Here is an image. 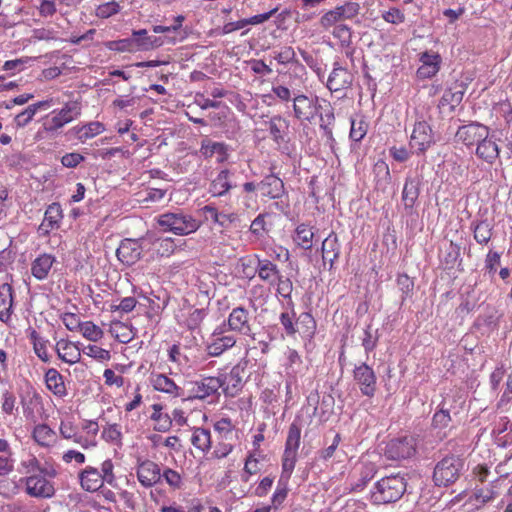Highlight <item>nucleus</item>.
I'll use <instances>...</instances> for the list:
<instances>
[{
	"mask_svg": "<svg viewBox=\"0 0 512 512\" xmlns=\"http://www.w3.org/2000/svg\"><path fill=\"white\" fill-rule=\"evenodd\" d=\"M156 222L164 232H170L177 236L192 234L201 226L199 220L180 209L158 215Z\"/></svg>",
	"mask_w": 512,
	"mask_h": 512,
	"instance_id": "nucleus-1",
	"label": "nucleus"
},
{
	"mask_svg": "<svg viewBox=\"0 0 512 512\" xmlns=\"http://www.w3.org/2000/svg\"><path fill=\"white\" fill-rule=\"evenodd\" d=\"M406 487V480L400 474L383 477L375 483L371 499L375 504L396 502L404 495Z\"/></svg>",
	"mask_w": 512,
	"mask_h": 512,
	"instance_id": "nucleus-2",
	"label": "nucleus"
},
{
	"mask_svg": "<svg viewBox=\"0 0 512 512\" xmlns=\"http://www.w3.org/2000/svg\"><path fill=\"white\" fill-rule=\"evenodd\" d=\"M300 439L301 427L296 421H293L289 426L285 442V449L281 461L282 471L280 479L290 480L298 459Z\"/></svg>",
	"mask_w": 512,
	"mask_h": 512,
	"instance_id": "nucleus-3",
	"label": "nucleus"
},
{
	"mask_svg": "<svg viewBox=\"0 0 512 512\" xmlns=\"http://www.w3.org/2000/svg\"><path fill=\"white\" fill-rule=\"evenodd\" d=\"M464 466V460L459 456L450 455L444 457L434 467V484L439 487H447L455 483L464 471Z\"/></svg>",
	"mask_w": 512,
	"mask_h": 512,
	"instance_id": "nucleus-4",
	"label": "nucleus"
},
{
	"mask_svg": "<svg viewBox=\"0 0 512 512\" xmlns=\"http://www.w3.org/2000/svg\"><path fill=\"white\" fill-rule=\"evenodd\" d=\"M80 115L81 104L77 101L67 102L61 109H55L44 117L43 129L51 134L57 133Z\"/></svg>",
	"mask_w": 512,
	"mask_h": 512,
	"instance_id": "nucleus-5",
	"label": "nucleus"
},
{
	"mask_svg": "<svg viewBox=\"0 0 512 512\" xmlns=\"http://www.w3.org/2000/svg\"><path fill=\"white\" fill-rule=\"evenodd\" d=\"M223 383L219 377L205 376L200 377L195 381H190L186 384V398L187 400H205L209 397H218L219 390Z\"/></svg>",
	"mask_w": 512,
	"mask_h": 512,
	"instance_id": "nucleus-6",
	"label": "nucleus"
},
{
	"mask_svg": "<svg viewBox=\"0 0 512 512\" xmlns=\"http://www.w3.org/2000/svg\"><path fill=\"white\" fill-rule=\"evenodd\" d=\"M436 143L435 134L428 122L417 119L409 138V147L417 155H423Z\"/></svg>",
	"mask_w": 512,
	"mask_h": 512,
	"instance_id": "nucleus-7",
	"label": "nucleus"
},
{
	"mask_svg": "<svg viewBox=\"0 0 512 512\" xmlns=\"http://www.w3.org/2000/svg\"><path fill=\"white\" fill-rule=\"evenodd\" d=\"M416 454V440L405 436L390 440L385 448V456L394 461L410 459Z\"/></svg>",
	"mask_w": 512,
	"mask_h": 512,
	"instance_id": "nucleus-8",
	"label": "nucleus"
},
{
	"mask_svg": "<svg viewBox=\"0 0 512 512\" xmlns=\"http://www.w3.org/2000/svg\"><path fill=\"white\" fill-rule=\"evenodd\" d=\"M320 103L317 96L297 94L293 97V115L300 121L311 122L318 114Z\"/></svg>",
	"mask_w": 512,
	"mask_h": 512,
	"instance_id": "nucleus-9",
	"label": "nucleus"
},
{
	"mask_svg": "<svg viewBox=\"0 0 512 512\" xmlns=\"http://www.w3.org/2000/svg\"><path fill=\"white\" fill-rule=\"evenodd\" d=\"M360 11V5L357 2H346L342 6L326 12L320 19L322 27L328 28L336 25L343 20H351L355 18Z\"/></svg>",
	"mask_w": 512,
	"mask_h": 512,
	"instance_id": "nucleus-10",
	"label": "nucleus"
},
{
	"mask_svg": "<svg viewBox=\"0 0 512 512\" xmlns=\"http://www.w3.org/2000/svg\"><path fill=\"white\" fill-rule=\"evenodd\" d=\"M236 344L233 334H226L224 326L217 327L211 334L210 341L206 346L207 354L211 357H218Z\"/></svg>",
	"mask_w": 512,
	"mask_h": 512,
	"instance_id": "nucleus-11",
	"label": "nucleus"
},
{
	"mask_svg": "<svg viewBox=\"0 0 512 512\" xmlns=\"http://www.w3.org/2000/svg\"><path fill=\"white\" fill-rule=\"evenodd\" d=\"M247 364L248 360H241L228 374L219 376V380L223 383L221 389L226 396L234 397L242 389L243 373Z\"/></svg>",
	"mask_w": 512,
	"mask_h": 512,
	"instance_id": "nucleus-12",
	"label": "nucleus"
},
{
	"mask_svg": "<svg viewBox=\"0 0 512 512\" xmlns=\"http://www.w3.org/2000/svg\"><path fill=\"white\" fill-rule=\"evenodd\" d=\"M353 379L358 384L360 391L367 397H373L376 392V375L374 370L366 363L355 366Z\"/></svg>",
	"mask_w": 512,
	"mask_h": 512,
	"instance_id": "nucleus-13",
	"label": "nucleus"
},
{
	"mask_svg": "<svg viewBox=\"0 0 512 512\" xmlns=\"http://www.w3.org/2000/svg\"><path fill=\"white\" fill-rule=\"evenodd\" d=\"M227 325L230 331L239 333L244 336H252L251 316L243 306L232 309L228 318Z\"/></svg>",
	"mask_w": 512,
	"mask_h": 512,
	"instance_id": "nucleus-14",
	"label": "nucleus"
},
{
	"mask_svg": "<svg viewBox=\"0 0 512 512\" xmlns=\"http://www.w3.org/2000/svg\"><path fill=\"white\" fill-rule=\"evenodd\" d=\"M231 148L224 142H216L208 137H205L200 142L199 154L204 159H211L216 157L217 163H224L230 156Z\"/></svg>",
	"mask_w": 512,
	"mask_h": 512,
	"instance_id": "nucleus-15",
	"label": "nucleus"
},
{
	"mask_svg": "<svg viewBox=\"0 0 512 512\" xmlns=\"http://www.w3.org/2000/svg\"><path fill=\"white\" fill-rule=\"evenodd\" d=\"M161 468L151 460H143L136 468L137 479L145 488H151L161 481Z\"/></svg>",
	"mask_w": 512,
	"mask_h": 512,
	"instance_id": "nucleus-16",
	"label": "nucleus"
},
{
	"mask_svg": "<svg viewBox=\"0 0 512 512\" xmlns=\"http://www.w3.org/2000/svg\"><path fill=\"white\" fill-rule=\"evenodd\" d=\"M489 128L478 122H471L467 125L460 126L456 132L457 141L463 143L467 147L477 145L482 137L486 136Z\"/></svg>",
	"mask_w": 512,
	"mask_h": 512,
	"instance_id": "nucleus-17",
	"label": "nucleus"
},
{
	"mask_svg": "<svg viewBox=\"0 0 512 512\" xmlns=\"http://www.w3.org/2000/svg\"><path fill=\"white\" fill-rule=\"evenodd\" d=\"M249 264L255 265V272L262 281L269 286H275L281 275L275 263L268 259H262L259 255H254V258L249 260Z\"/></svg>",
	"mask_w": 512,
	"mask_h": 512,
	"instance_id": "nucleus-18",
	"label": "nucleus"
},
{
	"mask_svg": "<svg viewBox=\"0 0 512 512\" xmlns=\"http://www.w3.org/2000/svg\"><path fill=\"white\" fill-rule=\"evenodd\" d=\"M142 245L157 257H169L176 249V244L173 238H161L155 237L154 235H147L143 238Z\"/></svg>",
	"mask_w": 512,
	"mask_h": 512,
	"instance_id": "nucleus-19",
	"label": "nucleus"
},
{
	"mask_svg": "<svg viewBox=\"0 0 512 512\" xmlns=\"http://www.w3.org/2000/svg\"><path fill=\"white\" fill-rule=\"evenodd\" d=\"M476 156L488 164H493L499 157L500 148L496 142L494 134L490 130L486 132V136L482 137L476 145Z\"/></svg>",
	"mask_w": 512,
	"mask_h": 512,
	"instance_id": "nucleus-20",
	"label": "nucleus"
},
{
	"mask_svg": "<svg viewBox=\"0 0 512 512\" xmlns=\"http://www.w3.org/2000/svg\"><path fill=\"white\" fill-rule=\"evenodd\" d=\"M26 492L37 498H50L54 495L53 484L41 475H30L25 480Z\"/></svg>",
	"mask_w": 512,
	"mask_h": 512,
	"instance_id": "nucleus-21",
	"label": "nucleus"
},
{
	"mask_svg": "<svg viewBox=\"0 0 512 512\" xmlns=\"http://www.w3.org/2000/svg\"><path fill=\"white\" fill-rule=\"evenodd\" d=\"M316 116H319V127L323 132V136L326 138L327 142L332 145L335 142L333 137L335 115L334 108L331 106L330 102L322 100Z\"/></svg>",
	"mask_w": 512,
	"mask_h": 512,
	"instance_id": "nucleus-22",
	"label": "nucleus"
},
{
	"mask_svg": "<svg viewBox=\"0 0 512 512\" xmlns=\"http://www.w3.org/2000/svg\"><path fill=\"white\" fill-rule=\"evenodd\" d=\"M63 218L62 209L59 203L50 204L44 214V219L38 227V234L46 237L51 231L58 229Z\"/></svg>",
	"mask_w": 512,
	"mask_h": 512,
	"instance_id": "nucleus-23",
	"label": "nucleus"
},
{
	"mask_svg": "<svg viewBox=\"0 0 512 512\" xmlns=\"http://www.w3.org/2000/svg\"><path fill=\"white\" fill-rule=\"evenodd\" d=\"M265 125L269 131L271 139L277 144L281 145L287 143L289 132V121L281 115H274Z\"/></svg>",
	"mask_w": 512,
	"mask_h": 512,
	"instance_id": "nucleus-24",
	"label": "nucleus"
},
{
	"mask_svg": "<svg viewBox=\"0 0 512 512\" xmlns=\"http://www.w3.org/2000/svg\"><path fill=\"white\" fill-rule=\"evenodd\" d=\"M352 83V76L349 71L335 62L330 73L326 86L331 92H337L348 88Z\"/></svg>",
	"mask_w": 512,
	"mask_h": 512,
	"instance_id": "nucleus-25",
	"label": "nucleus"
},
{
	"mask_svg": "<svg viewBox=\"0 0 512 512\" xmlns=\"http://www.w3.org/2000/svg\"><path fill=\"white\" fill-rule=\"evenodd\" d=\"M142 249H145L142 244L139 245L136 241L126 239L121 242L116 250V255L123 264L131 266L140 259Z\"/></svg>",
	"mask_w": 512,
	"mask_h": 512,
	"instance_id": "nucleus-26",
	"label": "nucleus"
},
{
	"mask_svg": "<svg viewBox=\"0 0 512 512\" xmlns=\"http://www.w3.org/2000/svg\"><path fill=\"white\" fill-rule=\"evenodd\" d=\"M421 66L417 70V75L421 79L431 78L437 74L440 69L441 57L438 53L424 52L420 55Z\"/></svg>",
	"mask_w": 512,
	"mask_h": 512,
	"instance_id": "nucleus-27",
	"label": "nucleus"
},
{
	"mask_svg": "<svg viewBox=\"0 0 512 512\" xmlns=\"http://www.w3.org/2000/svg\"><path fill=\"white\" fill-rule=\"evenodd\" d=\"M420 194V180L415 177L405 179L401 200L406 211L411 212Z\"/></svg>",
	"mask_w": 512,
	"mask_h": 512,
	"instance_id": "nucleus-28",
	"label": "nucleus"
},
{
	"mask_svg": "<svg viewBox=\"0 0 512 512\" xmlns=\"http://www.w3.org/2000/svg\"><path fill=\"white\" fill-rule=\"evenodd\" d=\"M131 40L134 52L148 51L163 44L161 38L149 36L145 29L133 31Z\"/></svg>",
	"mask_w": 512,
	"mask_h": 512,
	"instance_id": "nucleus-29",
	"label": "nucleus"
},
{
	"mask_svg": "<svg viewBox=\"0 0 512 512\" xmlns=\"http://www.w3.org/2000/svg\"><path fill=\"white\" fill-rule=\"evenodd\" d=\"M58 357L70 365L78 363L81 359V350L78 344L61 339L56 343Z\"/></svg>",
	"mask_w": 512,
	"mask_h": 512,
	"instance_id": "nucleus-30",
	"label": "nucleus"
},
{
	"mask_svg": "<svg viewBox=\"0 0 512 512\" xmlns=\"http://www.w3.org/2000/svg\"><path fill=\"white\" fill-rule=\"evenodd\" d=\"M232 175L233 172L229 169L220 170L210 183L209 193L214 197H220L227 194L233 188V184L231 182Z\"/></svg>",
	"mask_w": 512,
	"mask_h": 512,
	"instance_id": "nucleus-31",
	"label": "nucleus"
},
{
	"mask_svg": "<svg viewBox=\"0 0 512 512\" xmlns=\"http://www.w3.org/2000/svg\"><path fill=\"white\" fill-rule=\"evenodd\" d=\"M340 248L341 245L338 236L334 232H331L322 242V258L324 262H329L330 270L333 268L335 261L339 258Z\"/></svg>",
	"mask_w": 512,
	"mask_h": 512,
	"instance_id": "nucleus-32",
	"label": "nucleus"
},
{
	"mask_svg": "<svg viewBox=\"0 0 512 512\" xmlns=\"http://www.w3.org/2000/svg\"><path fill=\"white\" fill-rule=\"evenodd\" d=\"M152 386L155 390L167 393L173 397H183L185 393L182 388L164 374H156L151 378Z\"/></svg>",
	"mask_w": 512,
	"mask_h": 512,
	"instance_id": "nucleus-33",
	"label": "nucleus"
},
{
	"mask_svg": "<svg viewBox=\"0 0 512 512\" xmlns=\"http://www.w3.org/2000/svg\"><path fill=\"white\" fill-rule=\"evenodd\" d=\"M258 189L261 191L263 196H267L271 199H278L284 193L283 181L275 176H266L259 184Z\"/></svg>",
	"mask_w": 512,
	"mask_h": 512,
	"instance_id": "nucleus-34",
	"label": "nucleus"
},
{
	"mask_svg": "<svg viewBox=\"0 0 512 512\" xmlns=\"http://www.w3.org/2000/svg\"><path fill=\"white\" fill-rule=\"evenodd\" d=\"M45 384L47 389L56 397L64 398L67 395V388L64 377L55 368H49L45 373Z\"/></svg>",
	"mask_w": 512,
	"mask_h": 512,
	"instance_id": "nucleus-35",
	"label": "nucleus"
},
{
	"mask_svg": "<svg viewBox=\"0 0 512 512\" xmlns=\"http://www.w3.org/2000/svg\"><path fill=\"white\" fill-rule=\"evenodd\" d=\"M13 308V289L8 283H3L0 286V321L8 324Z\"/></svg>",
	"mask_w": 512,
	"mask_h": 512,
	"instance_id": "nucleus-36",
	"label": "nucleus"
},
{
	"mask_svg": "<svg viewBox=\"0 0 512 512\" xmlns=\"http://www.w3.org/2000/svg\"><path fill=\"white\" fill-rule=\"evenodd\" d=\"M55 261V257L51 254L39 255L31 264L32 275L38 280L46 279Z\"/></svg>",
	"mask_w": 512,
	"mask_h": 512,
	"instance_id": "nucleus-37",
	"label": "nucleus"
},
{
	"mask_svg": "<svg viewBox=\"0 0 512 512\" xmlns=\"http://www.w3.org/2000/svg\"><path fill=\"white\" fill-rule=\"evenodd\" d=\"M80 483L84 490L95 492L103 486L104 481L100 471L93 467H87L80 474Z\"/></svg>",
	"mask_w": 512,
	"mask_h": 512,
	"instance_id": "nucleus-38",
	"label": "nucleus"
},
{
	"mask_svg": "<svg viewBox=\"0 0 512 512\" xmlns=\"http://www.w3.org/2000/svg\"><path fill=\"white\" fill-rule=\"evenodd\" d=\"M104 130V125L101 122L95 121L82 126H75L69 130V133L74 134L80 142L84 143L86 140L101 134Z\"/></svg>",
	"mask_w": 512,
	"mask_h": 512,
	"instance_id": "nucleus-39",
	"label": "nucleus"
},
{
	"mask_svg": "<svg viewBox=\"0 0 512 512\" xmlns=\"http://www.w3.org/2000/svg\"><path fill=\"white\" fill-rule=\"evenodd\" d=\"M285 371L290 380H296L298 375L304 371L303 361L299 353L294 349H288L286 353Z\"/></svg>",
	"mask_w": 512,
	"mask_h": 512,
	"instance_id": "nucleus-40",
	"label": "nucleus"
},
{
	"mask_svg": "<svg viewBox=\"0 0 512 512\" xmlns=\"http://www.w3.org/2000/svg\"><path fill=\"white\" fill-rule=\"evenodd\" d=\"M452 423L451 409L448 399H444L440 404V409L435 412L432 418V427L439 432L450 426Z\"/></svg>",
	"mask_w": 512,
	"mask_h": 512,
	"instance_id": "nucleus-41",
	"label": "nucleus"
},
{
	"mask_svg": "<svg viewBox=\"0 0 512 512\" xmlns=\"http://www.w3.org/2000/svg\"><path fill=\"white\" fill-rule=\"evenodd\" d=\"M314 235V227L302 223L299 224L295 230L294 240L300 247L308 250L313 246Z\"/></svg>",
	"mask_w": 512,
	"mask_h": 512,
	"instance_id": "nucleus-42",
	"label": "nucleus"
},
{
	"mask_svg": "<svg viewBox=\"0 0 512 512\" xmlns=\"http://www.w3.org/2000/svg\"><path fill=\"white\" fill-rule=\"evenodd\" d=\"M152 409L153 413L151 414V420L155 422L154 430L158 432H167L172 426L171 416L162 412V406L160 404H153Z\"/></svg>",
	"mask_w": 512,
	"mask_h": 512,
	"instance_id": "nucleus-43",
	"label": "nucleus"
},
{
	"mask_svg": "<svg viewBox=\"0 0 512 512\" xmlns=\"http://www.w3.org/2000/svg\"><path fill=\"white\" fill-rule=\"evenodd\" d=\"M34 440L41 446L48 447L55 443L56 433L46 424H39L33 430Z\"/></svg>",
	"mask_w": 512,
	"mask_h": 512,
	"instance_id": "nucleus-44",
	"label": "nucleus"
},
{
	"mask_svg": "<svg viewBox=\"0 0 512 512\" xmlns=\"http://www.w3.org/2000/svg\"><path fill=\"white\" fill-rule=\"evenodd\" d=\"M466 91V85L463 81L455 82L452 87L444 91L442 96V100L450 104L451 106H456L461 103L463 100L464 94Z\"/></svg>",
	"mask_w": 512,
	"mask_h": 512,
	"instance_id": "nucleus-45",
	"label": "nucleus"
},
{
	"mask_svg": "<svg viewBox=\"0 0 512 512\" xmlns=\"http://www.w3.org/2000/svg\"><path fill=\"white\" fill-rule=\"evenodd\" d=\"M191 443L202 452H207L211 448V433L205 428H194L191 436Z\"/></svg>",
	"mask_w": 512,
	"mask_h": 512,
	"instance_id": "nucleus-46",
	"label": "nucleus"
},
{
	"mask_svg": "<svg viewBox=\"0 0 512 512\" xmlns=\"http://www.w3.org/2000/svg\"><path fill=\"white\" fill-rule=\"evenodd\" d=\"M297 333L303 337H312L316 330V322L313 316L308 312H303L296 320Z\"/></svg>",
	"mask_w": 512,
	"mask_h": 512,
	"instance_id": "nucleus-47",
	"label": "nucleus"
},
{
	"mask_svg": "<svg viewBox=\"0 0 512 512\" xmlns=\"http://www.w3.org/2000/svg\"><path fill=\"white\" fill-rule=\"evenodd\" d=\"M214 430L218 433L220 439L233 440L237 438L235 425L230 418L224 417L214 423Z\"/></svg>",
	"mask_w": 512,
	"mask_h": 512,
	"instance_id": "nucleus-48",
	"label": "nucleus"
},
{
	"mask_svg": "<svg viewBox=\"0 0 512 512\" xmlns=\"http://www.w3.org/2000/svg\"><path fill=\"white\" fill-rule=\"evenodd\" d=\"M288 484L289 480L279 478L276 489L271 497V509L277 510L282 506L288 495Z\"/></svg>",
	"mask_w": 512,
	"mask_h": 512,
	"instance_id": "nucleus-49",
	"label": "nucleus"
},
{
	"mask_svg": "<svg viewBox=\"0 0 512 512\" xmlns=\"http://www.w3.org/2000/svg\"><path fill=\"white\" fill-rule=\"evenodd\" d=\"M492 230L491 224L487 220H482L474 226V239L481 245L487 244L492 237Z\"/></svg>",
	"mask_w": 512,
	"mask_h": 512,
	"instance_id": "nucleus-50",
	"label": "nucleus"
},
{
	"mask_svg": "<svg viewBox=\"0 0 512 512\" xmlns=\"http://www.w3.org/2000/svg\"><path fill=\"white\" fill-rule=\"evenodd\" d=\"M162 479L165 480L172 490H180L184 486L182 475L169 467H165L161 470V480Z\"/></svg>",
	"mask_w": 512,
	"mask_h": 512,
	"instance_id": "nucleus-51",
	"label": "nucleus"
},
{
	"mask_svg": "<svg viewBox=\"0 0 512 512\" xmlns=\"http://www.w3.org/2000/svg\"><path fill=\"white\" fill-rule=\"evenodd\" d=\"M84 338L91 342H97L103 338V330L92 321L83 322L80 329Z\"/></svg>",
	"mask_w": 512,
	"mask_h": 512,
	"instance_id": "nucleus-52",
	"label": "nucleus"
},
{
	"mask_svg": "<svg viewBox=\"0 0 512 512\" xmlns=\"http://www.w3.org/2000/svg\"><path fill=\"white\" fill-rule=\"evenodd\" d=\"M378 339V331L372 330L371 324H368L364 329L363 337L361 338L362 346L367 354L376 348Z\"/></svg>",
	"mask_w": 512,
	"mask_h": 512,
	"instance_id": "nucleus-53",
	"label": "nucleus"
},
{
	"mask_svg": "<svg viewBox=\"0 0 512 512\" xmlns=\"http://www.w3.org/2000/svg\"><path fill=\"white\" fill-rule=\"evenodd\" d=\"M120 12V5L117 1L112 0L97 6L95 15L101 19H107Z\"/></svg>",
	"mask_w": 512,
	"mask_h": 512,
	"instance_id": "nucleus-54",
	"label": "nucleus"
},
{
	"mask_svg": "<svg viewBox=\"0 0 512 512\" xmlns=\"http://www.w3.org/2000/svg\"><path fill=\"white\" fill-rule=\"evenodd\" d=\"M332 34L340 41L342 47H349L352 43V32L350 27L344 24L335 25Z\"/></svg>",
	"mask_w": 512,
	"mask_h": 512,
	"instance_id": "nucleus-55",
	"label": "nucleus"
},
{
	"mask_svg": "<svg viewBox=\"0 0 512 512\" xmlns=\"http://www.w3.org/2000/svg\"><path fill=\"white\" fill-rule=\"evenodd\" d=\"M367 133V124L364 120L351 119L350 138L355 142L361 141Z\"/></svg>",
	"mask_w": 512,
	"mask_h": 512,
	"instance_id": "nucleus-56",
	"label": "nucleus"
},
{
	"mask_svg": "<svg viewBox=\"0 0 512 512\" xmlns=\"http://www.w3.org/2000/svg\"><path fill=\"white\" fill-rule=\"evenodd\" d=\"M294 317V312H283L279 317L280 323L288 336H294L298 331Z\"/></svg>",
	"mask_w": 512,
	"mask_h": 512,
	"instance_id": "nucleus-57",
	"label": "nucleus"
},
{
	"mask_svg": "<svg viewBox=\"0 0 512 512\" xmlns=\"http://www.w3.org/2000/svg\"><path fill=\"white\" fill-rule=\"evenodd\" d=\"M397 285L399 290L402 292V301L412 295L414 289L413 280L406 274H401L397 277Z\"/></svg>",
	"mask_w": 512,
	"mask_h": 512,
	"instance_id": "nucleus-58",
	"label": "nucleus"
},
{
	"mask_svg": "<svg viewBox=\"0 0 512 512\" xmlns=\"http://www.w3.org/2000/svg\"><path fill=\"white\" fill-rule=\"evenodd\" d=\"M83 353L87 356L99 361H109L111 354L108 350L96 345H88L83 349Z\"/></svg>",
	"mask_w": 512,
	"mask_h": 512,
	"instance_id": "nucleus-59",
	"label": "nucleus"
},
{
	"mask_svg": "<svg viewBox=\"0 0 512 512\" xmlns=\"http://www.w3.org/2000/svg\"><path fill=\"white\" fill-rule=\"evenodd\" d=\"M107 49L117 52H130L133 53L132 40L130 38L108 41L105 43Z\"/></svg>",
	"mask_w": 512,
	"mask_h": 512,
	"instance_id": "nucleus-60",
	"label": "nucleus"
},
{
	"mask_svg": "<svg viewBox=\"0 0 512 512\" xmlns=\"http://www.w3.org/2000/svg\"><path fill=\"white\" fill-rule=\"evenodd\" d=\"M206 316L207 311L205 309H194L192 312H190L189 316L186 319L187 327L190 330H195L199 328Z\"/></svg>",
	"mask_w": 512,
	"mask_h": 512,
	"instance_id": "nucleus-61",
	"label": "nucleus"
},
{
	"mask_svg": "<svg viewBox=\"0 0 512 512\" xmlns=\"http://www.w3.org/2000/svg\"><path fill=\"white\" fill-rule=\"evenodd\" d=\"M501 254L497 251L490 250L484 261V268L487 273L494 276L497 270V266L500 264Z\"/></svg>",
	"mask_w": 512,
	"mask_h": 512,
	"instance_id": "nucleus-62",
	"label": "nucleus"
},
{
	"mask_svg": "<svg viewBox=\"0 0 512 512\" xmlns=\"http://www.w3.org/2000/svg\"><path fill=\"white\" fill-rule=\"evenodd\" d=\"M102 437L107 442L118 444L121 441L122 433L118 424H111L102 431Z\"/></svg>",
	"mask_w": 512,
	"mask_h": 512,
	"instance_id": "nucleus-63",
	"label": "nucleus"
},
{
	"mask_svg": "<svg viewBox=\"0 0 512 512\" xmlns=\"http://www.w3.org/2000/svg\"><path fill=\"white\" fill-rule=\"evenodd\" d=\"M376 473L375 467L372 464L366 465L363 467L360 473V479L357 483L354 484L353 488L355 490L361 491L366 484L374 477Z\"/></svg>",
	"mask_w": 512,
	"mask_h": 512,
	"instance_id": "nucleus-64",
	"label": "nucleus"
}]
</instances>
